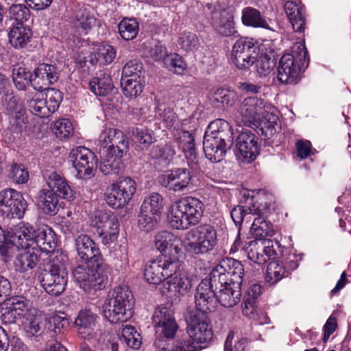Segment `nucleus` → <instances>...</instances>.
<instances>
[{
    "label": "nucleus",
    "mask_w": 351,
    "mask_h": 351,
    "mask_svg": "<svg viewBox=\"0 0 351 351\" xmlns=\"http://www.w3.org/2000/svg\"><path fill=\"white\" fill-rule=\"evenodd\" d=\"M269 103L256 97L245 98L240 105L239 112L243 124L254 128L257 127L260 117Z\"/></svg>",
    "instance_id": "18"
},
{
    "label": "nucleus",
    "mask_w": 351,
    "mask_h": 351,
    "mask_svg": "<svg viewBox=\"0 0 351 351\" xmlns=\"http://www.w3.org/2000/svg\"><path fill=\"white\" fill-rule=\"evenodd\" d=\"M203 213L204 204L200 199L191 196L183 197L171 205L169 223L174 229L185 230L197 224Z\"/></svg>",
    "instance_id": "6"
},
{
    "label": "nucleus",
    "mask_w": 351,
    "mask_h": 351,
    "mask_svg": "<svg viewBox=\"0 0 351 351\" xmlns=\"http://www.w3.org/2000/svg\"><path fill=\"white\" fill-rule=\"evenodd\" d=\"M98 316L89 309L81 310L75 320V325L82 338H92L97 323Z\"/></svg>",
    "instance_id": "27"
},
{
    "label": "nucleus",
    "mask_w": 351,
    "mask_h": 351,
    "mask_svg": "<svg viewBox=\"0 0 351 351\" xmlns=\"http://www.w3.org/2000/svg\"><path fill=\"white\" fill-rule=\"evenodd\" d=\"M258 137L250 130H246L237 138L236 147L243 159L251 162L256 158L258 154Z\"/></svg>",
    "instance_id": "24"
},
{
    "label": "nucleus",
    "mask_w": 351,
    "mask_h": 351,
    "mask_svg": "<svg viewBox=\"0 0 351 351\" xmlns=\"http://www.w3.org/2000/svg\"><path fill=\"white\" fill-rule=\"evenodd\" d=\"M186 324L188 337L175 341L171 350H168L165 346V349H159V351H197L201 348L199 344L208 342L212 339V328H210V335L206 336L204 329L202 328L201 325L196 324L194 327L195 330L191 333L190 323L186 322Z\"/></svg>",
    "instance_id": "15"
},
{
    "label": "nucleus",
    "mask_w": 351,
    "mask_h": 351,
    "mask_svg": "<svg viewBox=\"0 0 351 351\" xmlns=\"http://www.w3.org/2000/svg\"><path fill=\"white\" fill-rule=\"evenodd\" d=\"M136 189L134 180L128 177L122 178L108 188L105 194V201L113 208H122L128 204Z\"/></svg>",
    "instance_id": "14"
},
{
    "label": "nucleus",
    "mask_w": 351,
    "mask_h": 351,
    "mask_svg": "<svg viewBox=\"0 0 351 351\" xmlns=\"http://www.w3.org/2000/svg\"><path fill=\"white\" fill-rule=\"evenodd\" d=\"M67 261L66 254L58 252L41 273L42 286L49 295L58 296L65 290L68 281Z\"/></svg>",
    "instance_id": "8"
},
{
    "label": "nucleus",
    "mask_w": 351,
    "mask_h": 351,
    "mask_svg": "<svg viewBox=\"0 0 351 351\" xmlns=\"http://www.w3.org/2000/svg\"><path fill=\"white\" fill-rule=\"evenodd\" d=\"M113 88L112 79L107 75L94 77L89 82L90 90L97 96L105 97L111 93Z\"/></svg>",
    "instance_id": "41"
},
{
    "label": "nucleus",
    "mask_w": 351,
    "mask_h": 351,
    "mask_svg": "<svg viewBox=\"0 0 351 351\" xmlns=\"http://www.w3.org/2000/svg\"><path fill=\"white\" fill-rule=\"evenodd\" d=\"M178 43L186 51L197 49L199 46V38L195 34L191 32L181 33L178 38Z\"/></svg>",
    "instance_id": "56"
},
{
    "label": "nucleus",
    "mask_w": 351,
    "mask_h": 351,
    "mask_svg": "<svg viewBox=\"0 0 351 351\" xmlns=\"http://www.w3.org/2000/svg\"><path fill=\"white\" fill-rule=\"evenodd\" d=\"M133 295L126 285L115 287L102 306L105 318L111 323L125 322L132 314Z\"/></svg>",
    "instance_id": "7"
},
{
    "label": "nucleus",
    "mask_w": 351,
    "mask_h": 351,
    "mask_svg": "<svg viewBox=\"0 0 351 351\" xmlns=\"http://www.w3.org/2000/svg\"><path fill=\"white\" fill-rule=\"evenodd\" d=\"M133 134L134 143L141 149L148 148L154 141V137L148 130L136 129Z\"/></svg>",
    "instance_id": "58"
},
{
    "label": "nucleus",
    "mask_w": 351,
    "mask_h": 351,
    "mask_svg": "<svg viewBox=\"0 0 351 351\" xmlns=\"http://www.w3.org/2000/svg\"><path fill=\"white\" fill-rule=\"evenodd\" d=\"M244 276L243 264L232 258H224L212 270V283L216 289L217 301L227 308L241 300Z\"/></svg>",
    "instance_id": "2"
},
{
    "label": "nucleus",
    "mask_w": 351,
    "mask_h": 351,
    "mask_svg": "<svg viewBox=\"0 0 351 351\" xmlns=\"http://www.w3.org/2000/svg\"><path fill=\"white\" fill-rule=\"evenodd\" d=\"M141 209L160 216L163 209L162 197L158 193L149 194L144 199Z\"/></svg>",
    "instance_id": "45"
},
{
    "label": "nucleus",
    "mask_w": 351,
    "mask_h": 351,
    "mask_svg": "<svg viewBox=\"0 0 351 351\" xmlns=\"http://www.w3.org/2000/svg\"><path fill=\"white\" fill-rule=\"evenodd\" d=\"M13 82L19 90H25L27 85L32 86V73L25 71L23 67H19L13 70Z\"/></svg>",
    "instance_id": "54"
},
{
    "label": "nucleus",
    "mask_w": 351,
    "mask_h": 351,
    "mask_svg": "<svg viewBox=\"0 0 351 351\" xmlns=\"http://www.w3.org/2000/svg\"><path fill=\"white\" fill-rule=\"evenodd\" d=\"M129 149V141L125 134L118 130L114 138L105 152L117 154L118 156H123Z\"/></svg>",
    "instance_id": "46"
},
{
    "label": "nucleus",
    "mask_w": 351,
    "mask_h": 351,
    "mask_svg": "<svg viewBox=\"0 0 351 351\" xmlns=\"http://www.w3.org/2000/svg\"><path fill=\"white\" fill-rule=\"evenodd\" d=\"M119 32L123 39L131 40L138 32V23L134 19H123L119 24Z\"/></svg>",
    "instance_id": "47"
},
{
    "label": "nucleus",
    "mask_w": 351,
    "mask_h": 351,
    "mask_svg": "<svg viewBox=\"0 0 351 351\" xmlns=\"http://www.w3.org/2000/svg\"><path fill=\"white\" fill-rule=\"evenodd\" d=\"M16 99L12 97L10 99L9 110L11 111L9 117V123L10 130L15 133H21L27 127V117L25 116V110L21 108V106L16 105L14 109L12 106H10L11 104H15Z\"/></svg>",
    "instance_id": "35"
},
{
    "label": "nucleus",
    "mask_w": 351,
    "mask_h": 351,
    "mask_svg": "<svg viewBox=\"0 0 351 351\" xmlns=\"http://www.w3.org/2000/svg\"><path fill=\"white\" fill-rule=\"evenodd\" d=\"M120 339L132 349H138L141 344L140 334L131 325H125L123 328Z\"/></svg>",
    "instance_id": "51"
},
{
    "label": "nucleus",
    "mask_w": 351,
    "mask_h": 351,
    "mask_svg": "<svg viewBox=\"0 0 351 351\" xmlns=\"http://www.w3.org/2000/svg\"><path fill=\"white\" fill-rule=\"evenodd\" d=\"M9 19L12 24H23L30 18L31 12L23 3H12L8 10Z\"/></svg>",
    "instance_id": "44"
},
{
    "label": "nucleus",
    "mask_w": 351,
    "mask_h": 351,
    "mask_svg": "<svg viewBox=\"0 0 351 351\" xmlns=\"http://www.w3.org/2000/svg\"><path fill=\"white\" fill-rule=\"evenodd\" d=\"M155 246L161 252H169V256L177 257L180 251L181 240L169 231H160L155 236Z\"/></svg>",
    "instance_id": "28"
},
{
    "label": "nucleus",
    "mask_w": 351,
    "mask_h": 351,
    "mask_svg": "<svg viewBox=\"0 0 351 351\" xmlns=\"http://www.w3.org/2000/svg\"><path fill=\"white\" fill-rule=\"evenodd\" d=\"M122 157L106 152L99 166L101 171L105 175L118 173L123 167Z\"/></svg>",
    "instance_id": "43"
},
{
    "label": "nucleus",
    "mask_w": 351,
    "mask_h": 351,
    "mask_svg": "<svg viewBox=\"0 0 351 351\" xmlns=\"http://www.w3.org/2000/svg\"><path fill=\"white\" fill-rule=\"evenodd\" d=\"M44 90H46L45 99L47 105H48L49 110L53 113L58 109L62 101V93L58 89L49 88V87Z\"/></svg>",
    "instance_id": "60"
},
{
    "label": "nucleus",
    "mask_w": 351,
    "mask_h": 351,
    "mask_svg": "<svg viewBox=\"0 0 351 351\" xmlns=\"http://www.w3.org/2000/svg\"><path fill=\"white\" fill-rule=\"evenodd\" d=\"M231 126L224 119H218L208 126L204 136V152L206 157L213 162L223 160L226 151L233 143Z\"/></svg>",
    "instance_id": "4"
},
{
    "label": "nucleus",
    "mask_w": 351,
    "mask_h": 351,
    "mask_svg": "<svg viewBox=\"0 0 351 351\" xmlns=\"http://www.w3.org/2000/svg\"><path fill=\"white\" fill-rule=\"evenodd\" d=\"M277 248H280L278 241L259 239L250 241L246 248V252L249 259L261 265L267 262V258L269 259L276 258Z\"/></svg>",
    "instance_id": "17"
},
{
    "label": "nucleus",
    "mask_w": 351,
    "mask_h": 351,
    "mask_svg": "<svg viewBox=\"0 0 351 351\" xmlns=\"http://www.w3.org/2000/svg\"><path fill=\"white\" fill-rule=\"evenodd\" d=\"M47 185L50 189L53 191L58 197L67 200H73L75 197V192L71 189L67 180L56 172H52L47 178Z\"/></svg>",
    "instance_id": "29"
},
{
    "label": "nucleus",
    "mask_w": 351,
    "mask_h": 351,
    "mask_svg": "<svg viewBox=\"0 0 351 351\" xmlns=\"http://www.w3.org/2000/svg\"><path fill=\"white\" fill-rule=\"evenodd\" d=\"M47 319L36 310L30 311L27 317L25 330L27 337L32 338L40 336L46 328Z\"/></svg>",
    "instance_id": "33"
},
{
    "label": "nucleus",
    "mask_w": 351,
    "mask_h": 351,
    "mask_svg": "<svg viewBox=\"0 0 351 351\" xmlns=\"http://www.w3.org/2000/svg\"><path fill=\"white\" fill-rule=\"evenodd\" d=\"M259 55V47L252 39L241 38L234 44L231 51V61L239 69L250 68Z\"/></svg>",
    "instance_id": "13"
},
{
    "label": "nucleus",
    "mask_w": 351,
    "mask_h": 351,
    "mask_svg": "<svg viewBox=\"0 0 351 351\" xmlns=\"http://www.w3.org/2000/svg\"><path fill=\"white\" fill-rule=\"evenodd\" d=\"M164 291L169 298H180L190 292L193 282L192 279L184 274L178 273L169 278L163 283Z\"/></svg>",
    "instance_id": "22"
},
{
    "label": "nucleus",
    "mask_w": 351,
    "mask_h": 351,
    "mask_svg": "<svg viewBox=\"0 0 351 351\" xmlns=\"http://www.w3.org/2000/svg\"><path fill=\"white\" fill-rule=\"evenodd\" d=\"M285 11L295 32L302 33L305 28L304 7L300 0H288Z\"/></svg>",
    "instance_id": "25"
},
{
    "label": "nucleus",
    "mask_w": 351,
    "mask_h": 351,
    "mask_svg": "<svg viewBox=\"0 0 351 351\" xmlns=\"http://www.w3.org/2000/svg\"><path fill=\"white\" fill-rule=\"evenodd\" d=\"M212 19L214 29L221 36H231L237 32L233 17L228 14L214 12Z\"/></svg>",
    "instance_id": "32"
},
{
    "label": "nucleus",
    "mask_w": 351,
    "mask_h": 351,
    "mask_svg": "<svg viewBox=\"0 0 351 351\" xmlns=\"http://www.w3.org/2000/svg\"><path fill=\"white\" fill-rule=\"evenodd\" d=\"M117 55L115 49L108 44L100 45L95 53H91L88 61L92 65H107L113 62Z\"/></svg>",
    "instance_id": "39"
},
{
    "label": "nucleus",
    "mask_w": 351,
    "mask_h": 351,
    "mask_svg": "<svg viewBox=\"0 0 351 351\" xmlns=\"http://www.w3.org/2000/svg\"><path fill=\"white\" fill-rule=\"evenodd\" d=\"M96 228L97 234L101 238V243L108 245L117 239L119 223L116 216L110 210H100L96 213L91 221Z\"/></svg>",
    "instance_id": "11"
},
{
    "label": "nucleus",
    "mask_w": 351,
    "mask_h": 351,
    "mask_svg": "<svg viewBox=\"0 0 351 351\" xmlns=\"http://www.w3.org/2000/svg\"><path fill=\"white\" fill-rule=\"evenodd\" d=\"M156 329V340L154 345L159 349H165L167 341L165 340L173 339L178 329L177 322L167 324L154 326Z\"/></svg>",
    "instance_id": "40"
},
{
    "label": "nucleus",
    "mask_w": 351,
    "mask_h": 351,
    "mask_svg": "<svg viewBox=\"0 0 351 351\" xmlns=\"http://www.w3.org/2000/svg\"><path fill=\"white\" fill-rule=\"evenodd\" d=\"M27 203L22 194L13 189H6L0 192V209L10 218L21 219L23 217Z\"/></svg>",
    "instance_id": "16"
},
{
    "label": "nucleus",
    "mask_w": 351,
    "mask_h": 351,
    "mask_svg": "<svg viewBox=\"0 0 351 351\" xmlns=\"http://www.w3.org/2000/svg\"><path fill=\"white\" fill-rule=\"evenodd\" d=\"M241 21L243 25L252 27L270 29L267 20L260 11L252 7H246L242 10Z\"/></svg>",
    "instance_id": "38"
},
{
    "label": "nucleus",
    "mask_w": 351,
    "mask_h": 351,
    "mask_svg": "<svg viewBox=\"0 0 351 351\" xmlns=\"http://www.w3.org/2000/svg\"><path fill=\"white\" fill-rule=\"evenodd\" d=\"M7 304L18 314V316L21 318L24 317L27 313H29L31 303L29 300L21 295H16L10 298L6 301Z\"/></svg>",
    "instance_id": "49"
},
{
    "label": "nucleus",
    "mask_w": 351,
    "mask_h": 351,
    "mask_svg": "<svg viewBox=\"0 0 351 351\" xmlns=\"http://www.w3.org/2000/svg\"><path fill=\"white\" fill-rule=\"evenodd\" d=\"M263 112L258 121L257 127H260L262 134L265 138H269L277 132L278 126V116L276 107L269 104Z\"/></svg>",
    "instance_id": "26"
},
{
    "label": "nucleus",
    "mask_w": 351,
    "mask_h": 351,
    "mask_svg": "<svg viewBox=\"0 0 351 351\" xmlns=\"http://www.w3.org/2000/svg\"><path fill=\"white\" fill-rule=\"evenodd\" d=\"M34 247L41 251L50 252L53 251L57 245L56 233L51 228L46 226L36 230Z\"/></svg>",
    "instance_id": "34"
},
{
    "label": "nucleus",
    "mask_w": 351,
    "mask_h": 351,
    "mask_svg": "<svg viewBox=\"0 0 351 351\" xmlns=\"http://www.w3.org/2000/svg\"><path fill=\"white\" fill-rule=\"evenodd\" d=\"M69 158L77 171V178L88 180L94 176L98 160L90 149L84 146H78L71 151Z\"/></svg>",
    "instance_id": "12"
},
{
    "label": "nucleus",
    "mask_w": 351,
    "mask_h": 351,
    "mask_svg": "<svg viewBox=\"0 0 351 351\" xmlns=\"http://www.w3.org/2000/svg\"><path fill=\"white\" fill-rule=\"evenodd\" d=\"M36 230L32 225L21 221L8 232L6 240L18 248L34 247Z\"/></svg>",
    "instance_id": "19"
},
{
    "label": "nucleus",
    "mask_w": 351,
    "mask_h": 351,
    "mask_svg": "<svg viewBox=\"0 0 351 351\" xmlns=\"http://www.w3.org/2000/svg\"><path fill=\"white\" fill-rule=\"evenodd\" d=\"M309 57L305 45L296 43L292 47L291 53L283 55L278 67V79L285 84L295 85L300 80V74L308 66Z\"/></svg>",
    "instance_id": "5"
},
{
    "label": "nucleus",
    "mask_w": 351,
    "mask_h": 351,
    "mask_svg": "<svg viewBox=\"0 0 351 351\" xmlns=\"http://www.w3.org/2000/svg\"><path fill=\"white\" fill-rule=\"evenodd\" d=\"M75 248L85 264L73 270L74 281L86 292L104 289L108 281V269L97 244L88 235L80 234L75 239Z\"/></svg>",
    "instance_id": "1"
},
{
    "label": "nucleus",
    "mask_w": 351,
    "mask_h": 351,
    "mask_svg": "<svg viewBox=\"0 0 351 351\" xmlns=\"http://www.w3.org/2000/svg\"><path fill=\"white\" fill-rule=\"evenodd\" d=\"M194 136L189 131L183 130L179 134L178 145L187 160L191 171L197 173L200 171L199 158L197 154Z\"/></svg>",
    "instance_id": "23"
},
{
    "label": "nucleus",
    "mask_w": 351,
    "mask_h": 351,
    "mask_svg": "<svg viewBox=\"0 0 351 351\" xmlns=\"http://www.w3.org/2000/svg\"><path fill=\"white\" fill-rule=\"evenodd\" d=\"M57 67L52 64L42 63L34 70L32 86L36 90L43 91L58 80Z\"/></svg>",
    "instance_id": "21"
},
{
    "label": "nucleus",
    "mask_w": 351,
    "mask_h": 351,
    "mask_svg": "<svg viewBox=\"0 0 351 351\" xmlns=\"http://www.w3.org/2000/svg\"><path fill=\"white\" fill-rule=\"evenodd\" d=\"M97 19L88 10L79 9L76 11L72 21L73 28L79 35H86L88 32L96 25Z\"/></svg>",
    "instance_id": "31"
},
{
    "label": "nucleus",
    "mask_w": 351,
    "mask_h": 351,
    "mask_svg": "<svg viewBox=\"0 0 351 351\" xmlns=\"http://www.w3.org/2000/svg\"><path fill=\"white\" fill-rule=\"evenodd\" d=\"M180 268L178 257L162 254L157 259L148 261L144 269V277L150 284L157 285L168 280Z\"/></svg>",
    "instance_id": "9"
},
{
    "label": "nucleus",
    "mask_w": 351,
    "mask_h": 351,
    "mask_svg": "<svg viewBox=\"0 0 351 351\" xmlns=\"http://www.w3.org/2000/svg\"><path fill=\"white\" fill-rule=\"evenodd\" d=\"M237 93L226 88H217L213 94V101L223 106H232L237 100Z\"/></svg>",
    "instance_id": "57"
},
{
    "label": "nucleus",
    "mask_w": 351,
    "mask_h": 351,
    "mask_svg": "<svg viewBox=\"0 0 351 351\" xmlns=\"http://www.w3.org/2000/svg\"><path fill=\"white\" fill-rule=\"evenodd\" d=\"M256 61V71L260 76L269 75L275 66L274 60L266 54L261 55Z\"/></svg>",
    "instance_id": "63"
},
{
    "label": "nucleus",
    "mask_w": 351,
    "mask_h": 351,
    "mask_svg": "<svg viewBox=\"0 0 351 351\" xmlns=\"http://www.w3.org/2000/svg\"><path fill=\"white\" fill-rule=\"evenodd\" d=\"M38 250L35 247L25 249L19 254L15 261V267L21 272H25L34 268L38 261Z\"/></svg>",
    "instance_id": "36"
},
{
    "label": "nucleus",
    "mask_w": 351,
    "mask_h": 351,
    "mask_svg": "<svg viewBox=\"0 0 351 351\" xmlns=\"http://www.w3.org/2000/svg\"><path fill=\"white\" fill-rule=\"evenodd\" d=\"M73 126L70 120L62 119L56 121L53 125V132L57 138L65 140L73 134Z\"/></svg>",
    "instance_id": "53"
},
{
    "label": "nucleus",
    "mask_w": 351,
    "mask_h": 351,
    "mask_svg": "<svg viewBox=\"0 0 351 351\" xmlns=\"http://www.w3.org/2000/svg\"><path fill=\"white\" fill-rule=\"evenodd\" d=\"M156 117L158 120L161 121L167 128H176L178 125V116L169 107L158 106Z\"/></svg>",
    "instance_id": "50"
},
{
    "label": "nucleus",
    "mask_w": 351,
    "mask_h": 351,
    "mask_svg": "<svg viewBox=\"0 0 351 351\" xmlns=\"http://www.w3.org/2000/svg\"><path fill=\"white\" fill-rule=\"evenodd\" d=\"M121 85L125 97L135 98L138 96L143 89V85L138 79L121 77Z\"/></svg>",
    "instance_id": "48"
},
{
    "label": "nucleus",
    "mask_w": 351,
    "mask_h": 351,
    "mask_svg": "<svg viewBox=\"0 0 351 351\" xmlns=\"http://www.w3.org/2000/svg\"><path fill=\"white\" fill-rule=\"evenodd\" d=\"M176 154V152L174 147L168 144L164 146H154L151 152L152 158H160L168 162L173 160Z\"/></svg>",
    "instance_id": "62"
},
{
    "label": "nucleus",
    "mask_w": 351,
    "mask_h": 351,
    "mask_svg": "<svg viewBox=\"0 0 351 351\" xmlns=\"http://www.w3.org/2000/svg\"><path fill=\"white\" fill-rule=\"evenodd\" d=\"M289 276V271L278 261H271L267 267L265 281L269 285H276L282 278Z\"/></svg>",
    "instance_id": "42"
},
{
    "label": "nucleus",
    "mask_w": 351,
    "mask_h": 351,
    "mask_svg": "<svg viewBox=\"0 0 351 351\" xmlns=\"http://www.w3.org/2000/svg\"><path fill=\"white\" fill-rule=\"evenodd\" d=\"M165 66L176 73H181L186 69V64L181 56L177 53H171L164 59Z\"/></svg>",
    "instance_id": "59"
},
{
    "label": "nucleus",
    "mask_w": 351,
    "mask_h": 351,
    "mask_svg": "<svg viewBox=\"0 0 351 351\" xmlns=\"http://www.w3.org/2000/svg\"><path fill=\"white\" fill-rule=\"evenodd\" d=\"M38 204L46 214L54 215L59 210V197L53 191L43 189L38 197Z\"/></svg>",
    "instance_id": "37"
},
{
    "label": "nucleus",
    "mask_w": 351,
    "mask_h": 351,
    "mask_svg": "<svg viewBox=\"0 0 351 351\" xmlns=\"http://www.w3.org/2000/svg\"><path fill=\"white\" fill-rule=\"evenodd\" d=\"M187 239H193L186 245L187 251L194 255L209 253L217 243V233L214 226L204 224L187 232Z\"/></svg>",
    "instance_id": "10"
},
{
    "label": "nucleus",
    "mask_w": 351,
    "mask_h": 351,
    "mask_svg": "<svg viewBox=\"0 0 351 351\" xmlns=\"http://www.w3.org/2000/svg\"><path fill=\"white\" fill-rule=\"evenodd\" d=\"M159 215L145 212L141 209L138 216V223L141 229L149 232L152 230L158 223Z\"/></svg>",
    "instance_id": "55"
},
{
    "label": "nucleus",
    "mask_w": 351,
    "mask_h": 351,
    "mask_svg": "<svg viewBox=\"0 0 351 351\" xmlns=\"http://www.w3.org/2000/svg\"><path fill=\"white\" fill-rule=\"evenodd\" d=\"M216 289L212 283V271L210 274V279H204L198 285L195 295V308L187 310L185 315L186 322L191 325V333L195 330L196 324L201 325L204 329V335H210L209 319L207 312L211 311L216 304Z\"/></svg>",
    "instance_id": "3"
},
{
    "label": "nucleus",
    "mask_w": 351,
    "mask_h": 351,
    "mask_svg": "<svg viewBox=\"0 0 351 351\" xmlns=\"http://www.w3.org/2000/svg\"><path fill=\"white\" fill-rule=\"evenodd\" d=\"M29 107L32 112L40 117H47L52 112L49 110L48 105L45 99L36 98L33 99L29 103Z\"/></svg>",
    "instance_id": "64"
},
{
    "label": "nucleus",
    "mask_w": 351,
    "mask_h": 351,
    "mask_svg": "<svg viewBox=\"0 0 351 351\" xmlns=\"http://www.w3.org/2000/svg\"><path fill=\"white\" fill-rule=\"evenodd\" d=\"M191 180V173L186 168H176L159 177V182L163 187L175 192L183 191L189 186Z\"/></svg>",
    "instance_id": "20"
},
{
    "label": "nucleus",
    "mask_w": 351,
    "mask_h": 351,
    "mask_svg": "<svg viewBox=\"0 0 351 351\" xmlns=\"http://www.w3.org/2000/svg\"><path fill=\"white\" fill-rule=\"evenodd\" d=\"M152 320L154 326L176 322L173 311L166 306L158 307L154 311Z\"/></svg>",
    "instance_id": "52"
},
{
    "label": "nucleus",
    "mask_w": 351,
    "mask_h": 351,
    "mask_svg": "<svg viewBox=\"0 0 351 351\" xmlns=\"http://www.w3.org/2000/svg\"><path fill=\"white\" fill-rule=\"evenodd\" d=\"M142 70L143 64L138 60H131L123 67L121 77L139 79Z\"/></svg>",
    "instance_id": "61"
},
{
    "label": "nucleus",
    "mask_w": 351,
    "mask_h": 351,
    "mask_svg": "<svg viewBox=\"0 0 351 351\" xmlns=\"http://www.w3.org/2000/svg\"><path fill=\"white\" fill-rule=\"evenodd\" d=\"M32 32L30 28L23 24H12L8 32L10 44L15 49L24 48L30 42Z\"/></svg>",
    "instance_id": "30"
}]
</instances>
